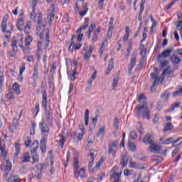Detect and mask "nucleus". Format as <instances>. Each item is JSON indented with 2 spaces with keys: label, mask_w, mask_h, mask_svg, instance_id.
Returning a JSON list of instances; mask_svg holds the SVG:
<instances>
[{
  "label": "nucleus",
  "mask_w": 182,
  "mask_h": 182,
  "mask_svg": "<svg viewBox=\"0 0 182 182\" xmlns=\"http://www.w3.org/2000/svg\"><path fill=\"white\" fill-rule=\"evenodd\" d=\"M19 153H21V145H19L18 143H16L15 146L14 157H18Z\"/></svg>",
  "instance_id": "72a5a7b5"
},
{
  "label": "nucleus",
  "mask_w": 182,
  "mask_h": 182,
  "mask_svg": "<svg viewBox=\"0 0 182 182\" xmlns=\"http://www.w3.org/2000/svg\"><path fill=\"white\" fill-rule=\"evenodd\" d=\"M40 149L42 153L46 152V141L45 139H42L40 142Z\"/></svg>",
  "instance_id": "cd10ccee"
},
{
  "label": "nucleus",
  "mask_w": 182,
  "mask_h": 182,
  "mask_svg": "<svg viewBox=\"0 0 182 182\" xmlns=\"http://www.w3.org/2000/svg\"><path fill=\"white\" fill-rule=\"evenodd\" d=\"M176 25L173 35L176 41H180V36L182 38V14H178V21L175 23ZM180 35V36H179Z\"/></svg>",
  "instance_id": "20e7f679"
},
{
  "label": "nucleus",
  "mask_w": 182,
  "mask_h": 182,
  "mask_svg": "<svg viewBox=\"0 0 182 182\" xmlns=\"http://www.w3.org/2000/svg\"><path fill=\"white\" fill-rule=\"evenodd\" d=\"M22 113H23V111L21 110L20 112L18 119H16V118H14L13 120V126H14V127L16 129H19V119H21V117H22Z\"/></svg>",
  "instance_id": "b1692460"
},
{
  "label": "nucleus",
  "mask_w": 182,
  "mask_h": 182,
  "mask_svg": "<svg viewBox=\"0 0 182 182\" xmlns=\"http://www.w3.org/2000/svg\"><path fill=\"white\" fill-rule=\"evenodd\" d=\"M137 58V51H134L132 53V58H131V61L129 65V70H132L133 68H134V66H136V59Z\"/></svg>",
  "instance_id": "ddd939ff"
},
{
  "label": "nucleus",
  "mask_w": 182,
  "mask_h": 182,
  "mask_svg": "<svg viewBox=\"0 0 182 182\" xmlns=\"http://www.w3.org/2000/svg\"><path fill=\"white\" fill-rule=\"evenodd\" d=\"M36 33L37 35H39L40 39H43V38H46V44L44 46V49L46 52L48 50V48H49V31L47 29H45L44 27L41 28L40 26L36 28Z\"/></svg>",
  "instance_id": "7ed1b4c3"
},
{
  "label": "nucleus",
  "mask_w": 182,
  "mask_h": 182,
  "mask_svg": "<svg viewBox=\"0 0 182 182\" xmlns=\"http://www.w3.org/2000/svg\"><path fill=\"white\" fill-rule=\"evenodd\" d=\"M24 23H25V22L23 21V19L21 18V19L18 20L16 23L17 29H18V31H21L22 26H23Z\"/></svg>",
  "instance_id": "58836bf2"
},
{
  "label": "nucleus",
  "mask_w": 182,
  "mask_h": 182,
  "mask_svg": "<svg viewBox=\"0 0 182 182\" xmlns=\"http://www.w3.org/2000/svg\"><path fill=\"white\" fill-rule=\"evenodd\" d=\"M143 141L145 144H153V136L149 134L144 137Z\"/></svg>",
  "instance_id": "aec40b11"
},
{
  "label": "nucleus",
  "mask_w": 182,
  "mask_h": 182,
  "mask_svg": "<svg viewBox=\"0 0 182 182\" xmlns=\"http://www.w3.org/2000/svg\"><path fill=\"white\" fill-rule=\"evenodd\" d=\"M160 143L161 144H170L171 143H173V137H169L167 139H164V138H161L160 139Z\"/></svg>",
  "instance_id": "393cba45"
},
{
  "label": "nucleus",
  "mask_w": 182,
  "mask_h": 182,
  "mask_svg": "<svg viewBox=\"0 0 182 182\" xmlns=\"http://www.w3.org/2000/svg\"><path fill=\"white\" fill-rule=\"evenodd\" d=\"M43 106L46 108L48 106V95L46 94V91H43Z\"/></svg>",
  "instance_id": "bb28decb"
},
{
  "label": "nucleus",
  "mask_w": 182,
  "mask_h": 182,
  "mask_svg": "<svg viewBox=\"0 0 182 182\" xmlns=\"http://www.w3.org/2000/svg\"><path fill=\"white\" fill-rule=\"evenodd\" d=\"M30 18L33 21V22H36L37 25H38L37 28H38V26L41 28V29L42 28H45V25L41 26V23H42V14L39 13L36 17V9H35V6H33L32 11L30 14Z\"/></svg>",
  "instance_id": "39448f33"
},
{
  "label": "nucleus",
  "mask_w": 182,
  "mask_h": 182,
  "mask_svg": "<svg viewBox=\"0 0 182 182\" xmlns=\"http://www.w3.org/2000/svg\"><path fill=\"white\" fill-rule=\"evenodd\" d=\"M128 149L130 151H136V145L130 142V141L128 142Z\"/></svg>",
  "instance_id": "a19ab883"
},
{
  "label": "nucleus",
  "mask_w": 182,
  "mask_h": 182,
  "mask_svg": "<svg viewBox=\"0 0 182 182\" xmlns=\"http://www.w3.org/2000/svg\"><path fill=\"white\" fill-rule=\"evenodd\" d=\"M113 68H114V59L112 58L111 60L108 63V67L105 72L106 75H109V73H110V72L112 71V69H113Z\"/></svg>",
  "instance_id": "a211bd4d"
},
{
  "label": "nucleus",
  "mask_w": 182,
  "mask_h": 182,
  "mask_svg": "<svg viewBox=\"0 0 182 182\" xmlns=\"http://www.w3.org/2000/svg\"><path fill=\"white\" fill-rule=\"evenodd\" d=\"M148 150L151 153H160V151L161 150V146L157 144L152 143V144L150 145V146L148 148Z\"/></svg>",
  "instance_id": "9b49d317"
},
{
  "label": "nucleus",
  "mask_w": 182,
  "mask_h": 182,
  "mask_svg": "<svg viewBox=\"0 0 182 182\" xmlns=\"http://www.w3.org/2000/svg\"><path fill=\"white\" fill-rule=\"evenodd\" d=\"M154 161H156V163H161L163 161V158L161 156H155Z\"/></svg>",
  "instance_id": "774afa93"
},
{
  "label": "nucleus",
  "mask_w": 182,
  "mask_h": 182,
  "mask_svg": "<svg viewBox=\"0 0 182 182\" xmlns=\"http://www.w3.org/2000/svg\"><path fill=\"white\" fill-rule=\"evenodd\" d=\"M136 127L141 134H143L144 133V129L143 128V125L141 124V123L138 122L136 124Z\"/></svg>",
  "instance_id": "a18cd8bd"
},
{
  "label": "nucleus",
  "mask_w": 182,
  "mask_h": 182,
  "mask_svg": "<svg viewBox=\"0 0 182 182\" xmlns=\"http://www.w3.org/2000/svg\"><path fill=\"white\" fill-rule=\"evenodd\" d=\"M173 50L167 49L165 50L159 57H158V62L160 63L161 68H167L161 75V77H159L157 73H151V80H153V85L151 87V90H153V87H156L159 83H161L164 80V76L166 77H170V75H171V72H170L169 68V62L167 60H164V58H167V56H170V53H171Z\"/></svg>",
  "instance_id": "f257e3e1"
},
{
  "label": "nucleus",
  "mask_w": 182,
  "mask_h": 182,
  "mask_svg": "<svg viewBox=\"0 0 182 182\" xmlns=\"http://www.w3.org/2000/svg\"><path fill=\"white\" fill-rule=\"evenodd\" d=\"M25 66H26V64L23 63L21 65V68H20V70H19V75L23 74V73L25 72V69H26V68Z\"/></svg>",
  "instance_id": "69168bd1"
},
{
  "label": "nucleus",
  "mask_w": 182,
  "mask_h": 182,
  "mask_svg": "<svg viewBox=\"0 0 182 182\" xmlns=\"http://www.w3.org/2000/svg\"><path fill=\"white\" fill-rule=\"evenodd\" d=\"M76 39V36L73 35L71 38V43L69 46L70 52H73V48H75V40Z\"/></svg>",
  "instance_id": "2f4dec72"
},
{
  "label": "nucleus",
  "mask_w": 182,
  "mask_h": 182,
  "mask_svg": "<svg viewBox=\"0 0 182 182\" xmlns=\"http://www.w3.org/2000/svg\"><path fill=\"white\" fill-rule=\"evenodd\" d=\"M13 90L16 95H21V88L18 82H14L13 85Z\"/></svg>",
  "instance_id": "a878e982"
},
{
  "label": "nucleus",
  "mask_w": 182,
  "mask_h": 182,
  "mask_svg": "<svg viewBox=\"0 0 182 182\" xmlns=\"http://www.w3.org/2000/svg\"><path fill=\"white\" fill-rule=\"evenodd\" d=\"M87 26H89V18H86L83 26H82L78 30H77V33H80V32H82V31H85V29H86Z\"/></svg>",
  "instance_id": "4be33fe9"
},
{
  "label": "nucleus",
  "mask_w": 182,
  "mask_h": 182,
  "mask_svg": "<svg viewBox=\"0 0 182 182\" xmlns=\"http://www.w3.org/2000/svg\"><path fill=\"white\" fill-rule=\"evenodd\" d=\"M22 163H28L31 161V154L29 152H25L21 157Z\"/></svg>",
  "instance_id": "f3484780"
},
{
  "label": "nucleus",
  "mask_w": 182,
  "mask_h": 182,
  "mask_svg": "<svg viewBox=\"0 0 182 182\" xmlns=\"http://www.w3.org/2000/svg\"><path fill=\"white\" fill-rule=\"evenodd\" d=\"M4 46H6V45H8L9 43V36L6 35L4 36Z\"/></svg>",
  "instance_id": "680f3d73"
},
{
  "label": "nucleus",
  "mask_w": 182,
  "mask_h": 182,
  "mask_svg": "<svg viewBox=\"0 0 182 182\" xmlns=\"http://www.w3.org/2000/svg\"><path fill=\"white\" fill-rule=\"evenodd\" d=\"M31 129H30V134L33 135L35 134V129H36V123L31 122Z\"/></svg>",
  "instance_id": "8fccbe9b"
},
{
  "label": "nucleus",
  "mask_w": 182,
  "mask_h": 182,
  "mask_svg": "<svg viewBox=\"0 0 182 182\" xmlns=\"http://www.w3.org/2000/svg\"><path fill=\"white\" fill-rule=\"evenodd\" d=\"M39 127L42 133H48L49 132V127H48V124L45 122V121H43L40 123Z\"/></svg>",
  "instance_id": "2eb2a0df"
},
{
  "label": "nucleus",
  "mask_w": 182,
  "mask_h": 182,
  "mask_svg": "<svg viewBox=\"0 0 182 182\" xmlns=\"http://www.w3.org/2000/svg\"><path fill=\"white\" fill-rule=\"evenodd\" d=\"M25 33H31V22L27 23L24 28Z\"/></svg>",
  "instance_id": "3c124183"
},
{
  "label": "nucleus",
  "mask_w": 182,
  "mask_h": 182,
  "mask_svg": "<svg viewBox=\"0 0 182 182\" xmlns=\"http://www.w3.org/2000/svg\"><path fill=\"white\" fill-rule=\"evenodd\" d=\"M124 139H126V132H124L122 134V139L121 140V143H120V147L121 149H123V147H124Z\"/></svg>",
  "instance_id": "864d4df0"
},
{
  "label": "nucleus",
  "mask_w": 182,
  "mask_h": 182,
  "mask_svg": "<svg viewBox=\"0 0 182 182\" xmlns=\"http://www.w3.org/2000/svg\"><path fill=\"white\" fill-rule=\"evenodd\" d=\"M43 122L46 123H48V126H52V123L53 122V116L52 115V111L46 110V117L43 119Z\"/></svg>",
  "instance_id": "9d476101"
},
{
  "label": "nucleus",
  "mask_w": 182,
  "mask_h": 182,
  "mask_svg": "<svg viewBox=\"0 0 182 182\" xmlns=\"http://www.w3.org/2000/svg\"><path fill=\"white\" fill-rule=\"evenodd\" d=\"M7 99H9V100H14L15 99V95L13 92H9L7 94Z\"/></svg>",
  "instance_id": "e2e57ef3"
},
{
  "label": "nucleus",
  "mask_w": 182,
  "mask_h": 182,
  "mask_svg": "<svg viewBox=\"0 0 182 182\" xmlns=\"http://www.w3.org/2000/svg\"><path fill=\"white\" fill-rule=\"evenodd\" d=\"M129 167L130 168H136L137 170L144 169V166H143V165H141V164H139L137 162H134L133 161H131L129 162Z\"/></svg>",
  "instance_id": "4468645a"
},
{
  "label": "nucleus",
  "mask_w": 182,
  "mask_h": 182,
  "mask_svg": "<svg viewBox=\"0 0 182 182\" xmlns=\"http://www.w3.org/2000/svg\"><path fill=\"white\" fill-rule=\"evenodd\" d=\"M151 21L152 22V26L151 27V32H153V28H156V26H157V22H156L154 21V18H153V17L151 18Z\"/></svg>",
  "instance_id": "4d7b16f0"
},
{
  "label": "nucleus",
  "mask_w": 182,
  "mask_h": 182,
  "mask_svg": "<svg viewBox=\"0 0 182 182\" xmlns=\"http://www.w3.org/2000/svg\"><path fill=\"white\" fill-rule=\"evenodd\" d=\"M105 161V159L102 158L96 164L95 167L92 170V171H97L99 168H100V166L102 164H103V162Z\"/></svg>",
  "instance_id": "c85d7f7f"
},
{
  "label": "nucleus",
  "mask_w": 182,
  "mask_h": 182,
  "mask_svg": "<svg viewBox=\"0 0 182 182\" xmlns=\"http://www.w3.org/2000/svg\"><path fill=\"white\" fill-rule=\"evenodd\" d=\"M66 141V138L63 136H62L58 141V146L61 148L63 147V145L65 144V141Z\"/></svg>",
  "instance_id": "c03bdc74"
},
{
  "label": "nucleus",
  "mask_w": 182,
  "mask_h": 182,
  "mask_svg": "<svg viewBox=\"0 0 182 182\" xmlns=\"http://www.w3.org/2000/svg\"><path fill=\"white\" fill-rule=\"evenodd\" d=\"M39 162V155L36 154L33 156V163H38Z\"/></svg>",
  "instance_id": "052dcab7"
},
{
  "label": "nucleus",
  "mask_w": 182,
  "mask_h": 182,
  "mask_svg": "<svg viewBox=\"0 0 182 182\" xmlns=\"http://www.w3.org/2000/svg\"><path fill=\"white\" fill-rule=\"evenodd\" d=\"M113 22H114V18L111 17L108 24V28L113 29Z\"/></svg>",
  "instance_id": "13d9d810"
},
{
  "label": "nucleus",
  "mask_w": 182,
  "mask_h": 182,
  "mask_svg": "<svg viewBox=\"0 0 182 182\" xmlns=\"http://www.w3.org/2000/svg\"><path fill=\"white\" fill-rule=\"evenodd\" d=\"M118 141H111L109 144V154H112L114 157H116V149L117 147Z\"/></svg>",
  "instance_id": "6e6552de"
},
{
  "label": "nucleus",
  "mask_w": 182,
  "mask_h": 182,
  "mask_svg": "<svg viewBox=\"0 0 182 182\" xmlns=\"http://www.w3.org/2000/svg\"><path fill=\"white\" fill-rule=\"evenodd\" d=\"M103 5H105V0H98V8L103 9Z\"/></svg>",
  "instance_id": "0e129e2a"
},
{
  "label": "nucleus",
  "mask_w": 182,
  "mask_h": 182,
  "mask_svg": "<svg viewBox=\"0 0 182 182\" xmlns=\"http://www.w3.org/2000/svg\"><path fill=\"white\" fill-rule=\"evenodd\" d=\"M173 129H174V125L171 122H168L165 124L164 132H169V130H173Z\"/></svg>",
  "instance_id": "7c9ffc66"
},
{
  "label": "nucleus",
  "mask_w": 182,
  "mask_h": 182,
  "mask_svg": "<svg viewBox=\"0 0 182 182\" xmlns=\"http://www.w3.org/2000/svg\"><path fill=\"white\" fill-rule=\"evenodd\" d=\"M119 85V77L116 76L114 77L113 79V82H112V89L114 90L115 88L117 87Z\"/></svg>",
  "instance_id": "e433bc0d"
},
{
  "label": "nucleus",
  "mask_w": 182,
  "mask_h": 182,
  "mask_svg": "<svg viewBox=\"0 0 182 182\" xmlns=\"http://www.w3.org/2000/svg\"><path fill=\"white\" fill-rule=\"evenodd\" d=\"M11 169H12V163H11L9 160H6V166L4 172V178L6 180H6H8V176H9V173Z\"/></svg>",
  "instance_id": "1a4fd4ad"
},
{
  "label": "nucleus",
  "mask_w": 182,
  "mask_h": 182,
  "mask_svg": "<svg viewBox=\"0 0 182 182\" xmlns=\"http://www.w3.org/2000/svg\"><path fill=\"white\" fill-rule=\"evenodd\" d=\"M31 143H32V140L29 137H26L24 141V144L26 147H29L31 146Z\"/></svg>",
  "instance_id": "603ef678"
},
{
  "label": "nucleus",
  "mask_w": 182,
  "mask_h": 182,
  "mask_svg": "<svg viewBox=\"0 0 182 182\" xmlns=\"http://www.w3.org/2000/svg\"><path fill=\"white\" fill-rule=\"evenodd\" d=\"M114 128H115L117 130L119 129V119L115 118L114 120Z\"/></svg>",
  "instance_id": "338daca9"
},
{
  "label": "nucleus",
  "mask_w": 182,
  "mask_h": 182,
  "mask_svg": "<svg viewBox=\"0 0 182 182\" xmlns=\"http://www.w3.org/2000/svg\"><path fill=\"white\" fill-rule=\"evenodd\" d=\"M138 101L139 102V105L136 106V116L143 117V119H150V111H149V107H147L146 97L144 95H141L138 98Z\"/></svg>",
  "instance_id": "f03ea898"
},
{
  "label": "nucleus",
  "mask_w": 182,
  "mask_h": 182,
  "mask_svg": "<svg viewBox=\"0 0 182 182\" xmlns=\"http://www.w3.org/2000/svg\"><path fill=\"white\" fill-rule=\"evenodd\" d=\"M96 28V24H91L88 28V38L90 39V36H92V33Z\"/></svg>",
  "instance_id": "f704fd0d"
},
{
  "label": "nucleus",
  "mask_w": 182,
  "mask_h": 182,
  "mask_svg": "<svg viewBox=\"0 0 182 182\" xmlns=\"http://www.w3.org/2000/svg\"><path fill=\"white\" fill-rule=\"evenodd\" d=\"M79 129H80V130H81V133L78 134L77 139H78V140H82V139H83V136H85V127L83 126V124H80L79 125Z\"/></svg>",
  "instance_id": "5701e85b"
},
{
  "label": "nucleus",
  "mask_w": 182,
  "mask_h": 182,
  "mask_svg": "<svg viewBox=\"0 0 182 182\" xmlns=\"http://www.w3.org/2000/svg\"><path fill=\"white\" fill-rule=\"evenodd\" d=\"M90 161L88 164L89 168H92L93 167V161L95 160V154L93 153L90 154Z\"/></svg>",
  "instance_id": "ea45409f"
},
{
  "label": "nucleus",
  "mask_w": 182,
  "mask_h": 182,
  "mask_svg": "<svg viewBox=\"0 0 182 182\" xmlns=\"http://www.w3.org/2000/svg\"><path fill=\"white\" fill-rule=\"evenodd\" d=\"M136 139H137V134H136V132H131L129 134V140H136Z\"/></svg>",
  "instance_id": "09e8293b"
},
{
  "label": "nucleus",
  "mask_w": 182,
  "mask_h": 182,
  "mask_svg": "<svg viewBox=\"0 0 182 182\" xmlns=\"http://www.w3.org/2000/svg\"><path fill=\"white\" fill-rule=\"evenodd\" d=\"M77 170H79V160H77V158H74V173Z\"/></svg>",
  "instance_id": "37998d69"
},
{
  "label": "nucleus",
  "mask_w": 182,
  "mask_h": 182,
  "mask_svg": "<svg viewBox=\"0 0 182 182\" xmlns=\"http://www.w3.org/2000/svg\"><path fill=\"white\" fill-rule=\"evenodd\" d=\"M0 151H1V157L3 160L6 161V146L5 145V141L2 139L0 140Z\"/></svg>",
  "instance_id": "0eeeda50"
},
{
  "label": "nucleus",
  "mask_w": 182,
  "mask_h": 182,
  "mask_svg": "<svg viewBox=\"0 0 182 182\" xmlns=\"http://www.w3.org/2000/svg\"><path fill=\"white\" fill-rule=\"evenodd\" d=\"M130 31V28H129V26H127L125 28V33H124V38H123V41L124 42L127 41L129 40V32Z\"/></svg>",
  "instance_id": "4c0bfd02"
},
{
  "label": "nucleus",
  "mask_w": 182,
  "mask_h": 182,
  "mask_svg": "<svg viewBox=\"0 0 182 182\" xmlns=\"http://www.w3.org/2000/svg\"><path fill=\"white\" fill-rule=\"evenodd\" d=\"M42 52V42L39 41L37 44V51H36V58L37 59H41V53Z\"/></svg>",
  "instance_id": "412c9836"
},
{
  "label": "nucleus",
  "mask_w": 182,
  "mask_h": 182,
  "mask_svg": "<svg viewBox=\"0 0 182 182\" xmlns=\"http://www.w3.org/2000/svg\"><path fill=\"white\" fill-rule=\"evenodd\" d=\"M74 177L75 178H85L86 177V171H85V168H81L79 171H75Z\"/></svg>",
  "instance_id": "f8f14e48"
},
{
  "label": "nucleus",
  "mask_w": 182,
  "mask_h": 182,
  "mask_svg": "<svg viewBox=\"0 0 182 182\" xmlns=\"http://www.w3.org/2000/svg\"><path fill=\"white\" fill-rule=\"evenodd\" d=\"M38 147H39V142L36 140L34 141L31 146V149H32L33 151H36Z\"/></svg>",
  "instance_id": "c9c22d12"
},
{
  "label": "nucleus",
  "mask_w": 182,
  "mask_h": 182,
  "mask_svg": "<svg viewBox=\"0 0 182 182\" xmlns=\"http://www.w3.org/2000/svg\"><path fill=\"white\" fill-rule=\"evenodd\" d=\"M9 18V16L8 14H6L1 21L2 32H4V33H11V31L13 29L12 26L6 27V23L8 22Z\"/></svg>",
  "instance_id": "423d86ee"
},
{
  "label": "nucleus",
  "mask_w": 182,
  "mask_h": 182,
  "mask_svg": "<svg viewBox=\"0 0 182 182\" xmlns=\"http://www.w3.org/2000/svg\"><path fill=\"white\" fill-rule=\"evenodd\" d=\"M114 170H116V168L114 167L112 170L110 171V176L115 180H119V178H120V176H122V173H116L114 172Z\"/></svg>",
  "instance_id": "6ab92c4d"
},
{
  "label": "nucleus",
  "mask_w": 182,
  "mask_h": 182,
  "mask_svg": "<svg viewBox=\"0 0 182 182\" xmlns=\"http://www.w3.org/2000/svg\"><path fill=\"white\" fill-rule=\"evenodd\" d=\"M171 61L172 63H180L181 62V60L180 58L177 57V55H173L171 57Z\"/></svg>",
  "instance_id": "473e14b6"
},
{
  "label": "nucleus",
  "mask_w": 182,
  "mask_h": 182,
  "mask_svg": "<svg viewBox=\"0 0 182 182\" xmlns=\"http://www.w3.org/2000/svg\"><path fill=\"white\" fill-rule=\"evenodd\" d=\"M105 132H106V127H103L98 130V136H105Z\"/></svg>",
  "instance_id": "6e6d98bb"
},
{
  "label": "nucleus",
  "mask_w": 182,
  "mask_h": 182,
  "mask_svg": "<svg viewBox=\"0 0 182 182\" xmlns=\"http://www.w3.org/2000/svg\"><path fill=\"white\" fill-rule=\"evenodd\" d=\"M38 73H39V71H38V64H35V65L33 66V77L34 79L38 77Z\"/></svg>",
  "instance_id": "79ce46f5"
},
{
  "label": "nucleus",
  "mask_w": 182,
  "mask_h": 182,
  "mask_svg": "<svg viewBox=\"0 0 182 182\" xmlns=\"http://www.w3.org/2000/svg\"><path fill=\"white\" fill-rule=\"evenodd\" d=\"M33 41L32 36H28L25 39V45L26 46H29Z\"/></svg>",
  "instance_id": "49530a36"
},
{
  "label": "nucleus",
  "mask_w": 182,
  "mask_h": 182,
  "mask_svg": "<svg viewBox=\"0 0 182 182\" xmlns=\"http://www.w3.org/2000/svg\"><path fill=\"white\" fill-rule=\"evenodd\" d=\"M168 97H170V92L168 91L165 92L164 94L161 95V99L164 101L167 100Z\"/></svg>",
  "instance_id": "de8ad7c7"
},
{
  "label": "nucleus",
  "mask_w": 182,
  "mask_h": 182,
  "mask_svg": "<svg viewBox=\"0 0 182 182\" xmlns=\"http://www.w3.org/2000/svg\"><path fill=\"white\" fill-rule=\"evenodd\" d=\"M97 75V71H95L92 75H91V77L90 79V83H92L95 79H96V76Z\"/></svg>",
  "instance_id": "bf43d9fd"
},
{
  "label": "nucleus",
  "mask_w": 182,
  "mask_h": 182,
  "mask_svg": "<svg viewBox=\"0 0 182 182\" xmlns=\"http://www.w3.org/2000/svg\"><path fill=\"white\" fill-rule=\"evenodd\" d=\"M182 94V88H180L179 90L174 92L172 94L173 97H177V96H181Z\"/></svg>",
  "instance_id": "5fc2aeb1"
},
{
  "label": "nucleus",
  "mask_w": 182,
  "mask_h": 182,
  "mask_svg": "<svg viewBox=\"0 0 182 182\" xmlns=\"http://www.w3.org/2000/svg\"><path fill=\"white\" fill-rule=\"evenodd\" d=\"M93 52V46H90L89 50L86 51L85 55H84V59L87 62H89L90 56H92V53Z\"/></svg>",
  "instance_id": "dca6fc26"
},
{
  "label": "nucleus",
  "mask_w": 182,
  "mask_h": 182,
  "mask_svg": "<svg viewBox=\"0 0 182 182\" xmlns=\"http://www.w3.org/2000/svg\"><path fill=\"white\" fill-rule=\"evenodd\" d=\"M121 166L122 167H126V166H127V155H122L121 159Z\"/></svg>",
  "instance_id": "c756f323"
}]
</instances>
